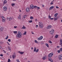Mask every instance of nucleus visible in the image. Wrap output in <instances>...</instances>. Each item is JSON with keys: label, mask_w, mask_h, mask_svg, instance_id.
<instances>
[{"label": "nucleus", "mask_w": 62, "mask_h": 62, "mask_svg": "<svg viewBox=\"0 0 62 62\" xmlns=\"http://www.w3.org/2000/svg\"><path fill=\"white\" fill-rule=\"evenodd\" d=\"M22 33L20 31H18V33L16 35V37L17 38H22Z\"/></svg>", "instance_id": "1"}, {"label": "nucleus", "mask_w": 62, "mask_h": 62, "mask_svg": "<svg viewBox=\"0 0 62 62\" xmlns=\"http://www.w3.org/2000/svg\"><path fill=\"white\" fill-rule=\"evenodd\" d=\"M34 8H38V9H39L40 8L39 7H38L36 6H34V5L31 4V5L30 7V9H33Z\"/></svg>", "instance_id": "2"}, {"label": "nucleus", "mask_w": 62, "mask_h": 62, "mask_svg": "<svg viewBox=\"0 0 62 62\" xmlns=\"http://www.w3.org/2000/svg\"><path fill=\"white\" fill-rule=\"evenodd\" d=\"M39 25L40 28H42L44 27L43 24V23L41 22H40L39 23Z\"/></svg>", "instance_id": "3"}, {"label": "nucleus", "mask_w": 62, "mask_h": 62, "mask_svg": "<svg viewBox=\"0 0 62 62\" xmlns=\"http://www.w3.org/2000/svg\"><path fill=\"white\" fill-rule=\"evenodd\" d=\"M58 58L59 60H62V54H61L59 56Z\"/></svg>", "instance_id": "4"}, {"label": "nucleus", "mask_w": 62, "mask_h": 62, "mask_svg": "<svg viewBox=\"0 0 62 62\" xmlns=\"http://www.w3.org/2000/svg\"><path fill=\"white\" fill-rule=\"evenodd\" d=\"M54 30H53L52 31H50V34L51 35H53L54 34Z\"/></svg>", "instance_id": "5"}, {"label": "nucleus", "mask_w": 62, "mask_h": 62, "mask_svg": "<svg viewBox=\"0 0 62 62\" xmlns=\"http://www.w3.org/2000/svg\"><path fill=\"white\" fill-rule=\"evenodd\" d=\"M1 18L2 19V22H4L5 21V18L4 17V16H2Z\"/></svg>", "instance_id": "6"}, {"label": "nucleus", "mask_w": 62, "mask_h": 62, "mask_svg": "<svg viewBox=\"0 0 62 62\" xmlns=\"http://www.w3.org/2000/svg\"><path fill=\"white\" fill-rule=\"evenodd\" d=\"M26 11L27 12H29V11H30V10L29 9V7H27L26 9Z\"/></svg>", "instance_id": "7"}, {"label": "nucleus", "mask_w": 62, "mask_h": 62, "mask_svg": "<svg viewBox=\"0 0 62 62\" xmlns=\"http://www.w3.org/2000/svg\"><path fill=\"white\" fill-rule=\"evenodd\" d=\"M53 53H50V54H48V57H52V56H53Z\"/></svg>", "instance_id": "8"}, {"label": "nucleus", "mask_w": 62, "mask_h": 62, "mask_svg": "<svg viewBox=\"0 0 62 62\" xmlns=\"http://www.w3.org/2000/svg\"><path fill=\"white\" fill-rule=\"evenodd\" d=\"M60 45L61 46V47H62V39H61L60 40Z\"/></svg>", "instance_id": "9"}, {"label": "nucleus", "mask_w": 62, "mask_h": 62, "mask_svg": "<svg viewBox=\"0 0 62 62\" xmlns=\"http://www.w3.org/2000/svg\"><path fill=\"white\" fill-rule=\"evenodd\" d=\"M43 39V37H42V36H41V37L38 38V40H41V39Z\"/></svg>", "instance_id": "10"}, {"label": "nucleus", "mask_w": 62, "mask_h": 62, "mask_svg": "<svg viewBox=\"0 0 62 62\" xmlns=\"http://www.w3.org/2000/svg\"><path fill=\"white\" fill-rule=\"evenodd\" d=\"M7 8L6 7H3V9L5 11H6L7 10Z\"/></svg>", "instance_id": "11"}, {"label": "nucleus", "mask_w": 62, "mask_h": 62, "mask_svg": "<svg viewBox=\"0 0 62 62\" xmlns=\"http://www.w3.org/2000/svg\"><path fill=\"white\" fill-rule=\"evenodd\" d=\"M54 8V7L52 6H51V7H50L49 8V10H51V9H53Z\"/></svg>", "instance_id": "12"}, {"label": "nucleus", "mask_w": 62, "mask_h": 62, "mask_svg": "<svg viewBox=\"0 0 62 62\" xmlns=\"http://www.w3.org/2000/svg\"><path fill=\"white\" fill-rule=\"evenodd\" d=\"M52 27V26L51 25H49L47 27V29H50Z\"/></svg>", "instance_id": "13"}, {"label": "nucleus", "mask_w": 62, "mask_h": 62, "mask_svg": "<svg viewBox=\"0 0 62 62\" xmlns=\"http://www.w3.org/2000/svg\"><path fill=\"white\" fill-rule=\"evenodd\" d=\"M0 32H3V31L4 30V29H3V27H1L0 28Z\"/></svg>", "instance_id": "14"}, {"label": "nucleus", "mask_w": 62, "mask_h": 62, "mask_svg": "<svg viewBox=\"0 0 62 62\" xmlns=\"http://www.w3.org/2000/svg\"><path fill=\"white\" fill-rule=\"evenodd\" d=\"M48 60H49V61H51V62H53V60H52V59L51 58H48Z\"/></svg>", "instance_id": "15"}, {"label": "nucleus", "mask_w": 62, "mask_h": 62, "mask_svg": "<svg viewBox=\"0 0 62 62\" xmlns=\"http://www.w3.org/2000/svg\"><path fill=\"white\" fill-rule=\"evenodd\" d=\"M47 58L46 56H45L44 57H43L42 59L43 60H45V59H46Z\"/></svg>", "instance_id": "16"}, {"label": "nucleus", "mask_w": 62, "mask_h": 62, "mask_svg": "<svg viewBox=\"0 0 62 62\" xmlns=\"http://www.w3.org/2000/svg\"><path fill=\"white\" fill-rule=\"evenodd\" d=\"M6 3H7V1H6V0H4L3 1V4L4 5V4H6Z\"/></svg>", "instance_id": "17"}, {"label": "nucleus", "mask_w": 62, "mask_h": 62, "mask_svg": "<svg viewBox=\"0 0 62 62\" xmlns=\"http://www.w3.org/2000/svg\"><path fill=\"white\" fill-rule=\"evenodd\" d=\"M37 51V48L36 47H34V52H36V51Z\"/></svg>", "instance_id": "18"}, {"label": "nucleus", "mask_w": 62, "mask_h": 62, "mask_svg": "<svg viewBox=\"0 0 62 62\" xmlns=\"http://www.w3.org/2000/svg\"><path fill=\"white\" fill-rule=\"evenodd\" d=\"M12 57L13 59H14V58H15V57H16V56L15 55H13L12 56Z\"/></svg>", "instance_id": "19"}, {"label": "nucleus", "mask_w": 62, "mask_h": 62, "mask_svg": "<svg viewBox=\"0 0 62 62\" xmlns=\"http://www.w3.org/2000/svg\"><path fill=\"white\" fill-rule=\"evenodd\" d=\"M18 53H20V54H24V52H23L19 51Z\"/></svg>", "instance_id": "20"}, {"label": "nucleus", "mask_w": 62, "mask_h": 62, "mask_svg": "<svg viewBox=\"0 0 62 62\" xmlns=\"http://www.w3.org/2000/svg\"><path fill=\"white\" fill-rule=\"evenodd\" d=\"M22 29H26V27H24V26L23 25V27L22 28Z\"/></svg>", "instance_id": "21"}, {"label": "nucleus", "mask_w": 62, "mask_h": 62, "mask_svg": "<svg viewBox=\"0 0 62 62\" xmlns=\"http://www.w3.org/2000/svg\"><path fill=\"white\" fill-rule=\"evenodd\" d=\"M57 15H58V14L57 13H56V14H55L54 15V16L55 17H56V16H57Z\"/></svg>", "instance_id": "22"}, {"label": "nucleus", "mask_w": 62, "mask_h": 62, "mask_svg": "<svg viewBox=\"0 0 62 62\" xmlns=\"http://www.w3.org/2000/svg\"><path fill=\"white\" fill-rule=\"evenodd\" d=\"M58 19V18H54V21H56V20H57Z\"/></svg>", "instance_id": "23"}, {"label": "nucleus", "mask_w": 62, "mask_h": 62, "mask_svg": "<svg viewBox=\"0 0 62 62\" xmlns=\"http://www.w3.org/2000/svg\"><path fill=\"white\" fill-rule=\"evenodd\" d=\"M46 45L47 47H49V45H48V44L47 43H46Z\"/></svg>", "instance_id": "24"}, {"label": "nucleus", "mask_w": 62, "mask_h": 62, "mask_svg": "<svg viewBox=\"0 0 62 62\" xmlns=\"http://www.w3.org/2000/svg\"><path fill=\"white\" fill-rule=\"evenodd\" d=\"M8 48L9 49V50L10 51L11 49H10V47L9 46H8Z\"/></svg>", "instance_id": "25"}, {"label": "nucleus", "mask_w": 62, "mask_h": 62, "mask_svg": "<svg viewBox=\"0 0 62 62\" xmlns=\"http://www.w3.org/2000/svg\"><path fill=\"white\" fill-rule=\"evenodd\" d=\"M13 33L15 34H17V31H14Z\"/></svg>", "instance_id": "26"}, {"label": "nucleus", "mask_w": 62, "mask_h": 62, "mask_svg": "<svg viewBox=\"0 0 62 62\" xmlns=\"http://www.w3.org/2000/svg\"><path fill=\"white\" fill-rule=\"evenodd\" d=\"M58 37V35H56L55 36V38H57Z\"/></svg>", "instance_id": "27"}, {"label": "nucleus", "mask_w": 62, "mask_h": 62, "mask_svg": "<svg viewBox=\"0 0 62 62\" xmlns=\"http://www.w3.org/2000/svg\"><path fill=\"white\" fill-rule=\"evenodd\" d=\"M27 16L26 15H24L23 16V17H24L23 18H26Z\"/></svg>", "instance_id": "28"}, {"label": "nucleus", "mask_w": 62, "mask_h": 62, "mask_svg": "<svg viewBox=\"0 0 62 62\" xmlns=\"http://www.w3.org/2000/svg\"><path fill=\"white\" fill-rule=\"evenodd\" d=\"M14 5H15V4L14 3H12L11 4V5L12 7H13Z\"/></svg>", "instance_id": "29"}, {"label": "nucleus", "mask_w": 62, "mask_h": 62, "mask_svg": "<svg viewBox=\"0 0 62 62\" xmlns=\"http://www.w3.org/2000/svg\"><path fill=\"white\" fill-rule=\"evenodd\" d=\"M11 20H12V18H11V17H10L9 18V21H11Z\"/></svg>", "instance_id": "30"}, {"label": "nucleus", "mask_w": 62, "mask_h": 62, "mask_svg": "<svg viewBox=\"0 0 62 62\" xmlns=\"http://www.w3.org/2000/svg\"><path fill=\"white\" fill-rule=\"evenodd\" d=\"M8 41L9 42H10L11 41V40H10V39H9L8 40Z\"/></svg>", "instance_id": "31"}, {"label": "nucleus", "mask_w": 62, "mask_h": 62, "mask_svg": "<svg viewBox=\"0 0 62 62\" xmlns=\"http://www.w3.org/2000/svg\"><path fill=\"white\" fill-rule=\"evenodd\" d=\"M11 62V61L10 60V59H8V62Z\"/></svg>", "instance_id": "32"}, {"label": "nucleus", "mask_w": 62, "mask_h": 62, "mask_svg": "<svg viewBox=\"0 0 62 62\" xmlns=\"http://www.w3.org/2000/svg\"><path fill=\"white\" fill-rule=\"evenodd\" d=\"M53 1L51 2V5H53Z\"/></svg>", "instance_id": "33"}, {"label": "nucleus", "mask_w": 62, "mask_h": 62, "mask_svg": "<svg viewBox=\"0 0 62 62\" xmlns=\"http://www.w3.org/2000/svg\"><path fill=\"white\" fill-rule=\"evenodd\" d=\"M51 16H48V18L49 19H51Z\"/></svg>", "instance_id": "34"}, {"label": "nucleus", "mask_w": 62, "mask_h": 62, "mask_svg": "<svg viewBox=\"0 0 62 62\" xmlns=\"http://www.w3.org/2000/svg\"><path fill=\"white\" fill-rule=\"evenodd\" d=\"M29 23H30L32 22V20L29 21Z\"/></svg>", "instance_id": "35"}, {"label": "nucleus", "mask_w": 62, "mask_h": 62, "mask_svg": "<svg viewBox=\"0 0 62 62\" xmlns=\"http://www.w3.org/2000/svg\"><path fill=\"white\" fill-rule=\"evenodd\" d=\"M39 52V49H38L37 50H36V53H37V52Z\"/></svg>", "instance_id": "36"}, {"label": "nucleus", "mask_w": 62, "mask_h": 62, "mask_svg": "<svg viewBox=\"0 0 62 62\" xmlns=\"http://www.w3.org/2000/svg\"><path fill=\"white\" fill-rule=\"evenodd\" d=\"M30 18L31 19H33V17L32 16H31L30 17Z\"/></svg>", "instance_id": "37"}, {"label": "nucleus", "mask_w": 62, "mask_h": 62, "mask_svg": "<svg viewBox=\"0 0 62 62\" xmlns=\"http://www.w3.org/2000/svg\"><path fill=\"white\" fill-rule=\"evenodd\" d=\"M35 42V43H38V42H37V41H36V40H35L34 41Z\"/></svg>", "instance_id": "38"}, {"label": "nucleus", "mask_w": 62, "mask_h": 62, "mask_svg": "<svg viewBox=\"0 0 62 62\" xmlns=\"http://www.w3.org/2000/svg\"><path fill=\"white\" fill-rule=\"evenodd\" d=\"M3 42H0V44H3Z\"/></svg>", "instance_id": "39"}, {"label": "nucleus", "mask_w": 62, "mask_h": 62, "mask_svg": "<svg viewBox=\"0 0 62 62\" xmlns=\"http://www.w3.org/2000/svg\"><path fill=\"white\" fill-rule=\"evenodd\" d=\"M57 52L58 53H59L60 52V50H59L57 51Z\"/></svg>", "instance_id": "40"}, {"label": "nucleus", "mask_w": 62, "mask_h": 62, "mask_svg": "<svg viewBox=\"0 0 62 62\" xmlns=\"http://www.w3.org/2000/svg\"><path fill=\"white\" fill-rule=\"evenodd\" d=\"M49 43H52V42L51 41L49 40Z\"/></svg>", "instance_id": "41"}, {"label": "nucleus", "mask_w": 62, "mask_h": 62, "mask_svg": "<svg viewBox=\"0 0 62 62\" xmlns=\"http://www.w3.org/2000/svg\"><path fill=\"white\" fill-rule=\"evenodd\" d=\"M8 36L5 39H8Z\"/></svg>", "instance_id": "42"}, {"label": "nucleus", "mask_w": 62, "mask_h": 62, "mask_svg": "<svg viewBox=\"0 0 62 62\" xmlns=\"http://www.w3.org/2000/svg\"><path fill=\"white\" fill-rule=\"evenodd\" d=\"M26 32L25 31L23 34V35H25V34H26Z\"/></svg>", "instance_id": "43"}, {"label": "nucleus", "mask_w": 62, "mask_h": 62, "mask_svg": "<svg viewBox=\"0 0 62 62\" xmlns=\"http://www.w3.org/2000/svg\"><path fill=\"white\" fill-rule=\"evenodd\" d=\"M60 50L61 51H62V48H60Z\"/></svg>", "instance_id": "44"}, {"label": "nucleus", "mask_w": 62, "mask_h": 62, "mask_svg": "<svg viewBox=\"0 0 62 62\" xmlns=\"http://www.w3.org/2000/svg\"><path fill=\"white\" fill-rule=\"evenodd\" d=\"M16 61L17 62H20V61L19 60H16Z\"/></svg>", "instance_id": "45"}, {"label": "nucleus", "mask_w": 62, "mask_h": 62, "mask_svg": "<svg viewBox=\"0 0 62 62\" xmlns=\"http://www.w3.org/2000/svg\"><path fill=\"white\" fill-rule=\"evenodd\" d=\"M18 19H20V18H21V17H18Z\"/></svg>", "instance_id": "46"}, {"label": "nucleus", "mask_w": 62, "mask_h": 62, "mask_svg": "<svg viewBox=\"0 0 62 62\" xmlns=\"http://www.w3.org/2000/svg\"><path fill=\"white\" fill-rule=\"evenodd\" d=\"M7 43H8V45H10V44H9V43H8V42H7Z\"/></svg>", "instance_id": "47"}, {"label": "nucleus", "mask_w": 62, "mask_h": 62, "mask_svg": "<svg viewBox=\"0 0 62 62\" xmlns=\"http://www.w3.org/2000/svg\"><path fill=\"white\" fill-rule=\"evenodd\" d=\"M17 27V26H15L14 27V28H16Z\"/></svg>", "instance_id": "48"}, {"label": "nucleus", "mask_w": 62, "mask_h": 62, "mask_svg": "<svg viewBox=\"0 0 62 62\" xmlns=\"http://www.w3.org/2000/svg\"><path fill=\"white\" fill-rule=\"evenodd\" d=\"M59 47H60V46H57V48H59Z\"/></svg>", "instance_id": "49"}, {"label": "nucleus", "mask_w": 62, "mask_h": 62, "mask_svg": "<svg viewBox=\"0 0 62 62\" xmlns=\"http://www.w3.org/2000/svg\"><path fill=\"white\" fill-rule=\"evenodd\" d=\"M0 55L1 56H3V55L2 54H1Z\"/></svg>", "instance_id": "50"}, {"label": "nucleus", "mask_w": 62, "mask_h": 62, "mask_svg": "<svg viewBox=\"0 0 62 62\" xmlns=\"http://www.w3.org/2000/svg\"><path fill=\"white\" fill-rule=\"evenodd\" d=\"M36 27H37V28H38V25H36Z\"/></svg>", "instance_id": "51"}, {"label": "nucleus", "mask_w": 62, "mask_h": 62, "mask_svg": "<svg viewBox=\"0 0 62 62\" xmlns=\"http://www.w3.org/2000/svg\"><path fill=\"white\" fill-rule=\"evenodd\" d=\"M50 19H51V20H53V19H54V18H50Z\"/></svg>", "instance_id": "52"}, {"label": "nucleus", "mask_w": 62, "mask_h": 62, "mask_svg": "<svg viewBox=\"0 0 62 62\" xmlns=\"http://www.w3.org/2000/svg\"><path fill=\"white\" fill-rule=\"evenodd\" d=\"M56 8H59L57 6H56Z\"/></svg>", "instance_id": "53"}, {"label": "nucleus", "mask_w": 62, "mask_h": 62, "mask_svg": "<svg viewBox=\"0 0 62 62\" xmlns=\"http://www.w3.org/2000/svg\"><path fill=\"white\" fill-rule=\"evenodd\" d=\"M2 48V46H0V49H1Z\"/></svg>", "instance_id": "54"}, {"label": "nucleus", "mask_w": 62, "mask_h": 62, "mask_svg": "<svg viewBox=\"0 0 62 62\" xmlns=\"http://www.w3.org/2000/svg\"><path fill=\"white\" fill-rule=\"evenodd\" d=\"M3 51L5 53H6V51H5V50H3Z\"/></svg>", "instance_id": "55"}, {"label": "nucleus", "mask_w": 62, "mask_h": 62, "mask_svg": "<svg viewBox=\"0 0 62 62\" xmlns=\"http://www.w3.org/2000/svg\"><path fill=\"white\" fill-rule=\"evenodd\" d=\"M42 7H44V5H43L42 6Z\"/></svg>", "instance_id": "56"}, {"label": "nucleus", "mask_w": 62, "mask_h": 62, "mask_svg": "<svg viewBox=\"0 0 62 62\" xmlns=\"http://www.w3.org/2000/svg\"><path fill=\"white\" fill-rule=\"evenodd\" d=\"M35 21H37V19H35Z\"/></svg>", "instance_id": "57"}, {"label": "nucleus", "mask_w": 62, "mask_h": 62, "mask_svg": "<svg viewBox=\"0 0 62 62\" xmlns=\"http://www.w3.org/2000/svg\"><path fill=\"white\" fill-rule=\"evenodd\" d=\"M8 19H9V18H7L6 19H7V20H8Z\"/></svg>", "instance_id": "58"}, {"label": "nucleus", "mask_w": 62, "mask_h": 62, "mask_svg": "<svg viewBox=\"0 0 62 62\" xmlns=\"http://www.w3.org/2000/svg\"><path fill=\"white\" fill-rule=\"evenodd\" d=\"M43 43V42H41V44H42V43Z\"/></svg>", "instance_id": "59"}, {"label": "nucleus", "mask_w": 62, "mask_h": 62, "mask_svg": "<svg viewBox=\"0 0 62 62\" xmlns=\"http://www.w3.org/2000/svg\"><path fill=\"white\" fill-rule=\"evenodd\" d=\"M31 49H33V47H32L31 48Z\"/></svg>", "instance_id": "60"}, {"label": "nucleus", "mask_w": 62, "mask_h": 62, "mask_svg": "<svg viewBox=\"0 0 62 62\" xmlns=\"http://www.w3.org/2000/svg\"><path fill=\"white\" fill-rule=\"evenodd\" d=\"M19 11L20 12H21V10H19Z\"/></svg>", "instance_id": "61"}, {"label": "nucleus", "mask_w": 62, "mask_h": 62, "mask_svg": "<svg viewBox=\"0 0 62 62\" xmlns=\"http://www.w3.org/2000/svg\"><path fill=\"white\" fill-rule=\"evenodd\" d=\"M32 34H34V33L33 32V33H32Z\"/></svg>", "instance_id": "62"}, {"label": "nucleus", "mask_w": 62, "mask_h": 62, "mask_svg": "<svg viewBox=\"0 0 62 62\" xmlns=\"http://www.w3.org/2000/svg\"><path fill=\"white\" fill-rule=\"evenodd\" d=\"M19 16H20V17H21V15H19Z\"/></svg>", "instance_id": "63"}, {"label": "nucleus", "mask_w": 62, "mask_h": 62, "mask_svg": "<svg viewBox=\"0 0 62 62\" xmlns=\"http://www.w3.org/2000/svg\"><path fill=\"white\" fill-rule=\"evenodd\" d=\"M61 22H62V19L61 20Z\"/></svg>", "instance_id": "64"}]
</instances>
